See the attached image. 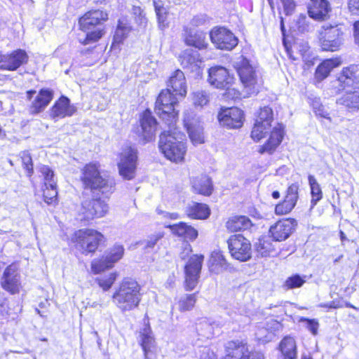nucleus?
<instances>
[{"label": "nucleus", "instance_id": "obj_28", "mask_svg": "<svg viewBox=\"0 0 359 359\" xmlns=\"http://www.w3.org/2000/svg\"><path fill=\"white\" fill-rule=\"evenodd\" d=\"M278 348L280 353L277 359H297V343L293 337H285L280 341Z\"/></svg>", "mask_w": 359, "mask_h": 359}, {"label": "nucleus", "instance_id": "obj_64", "mask_svg": "<svg viewBox=\"0 0 359 359\" xmlns=\"http://www.w3.org/2000/svg\"><path fill=\"white\" fill-rule=\"evenodd\" d=\"M133 13H134V15L138 16V20L140 21V24L145 23L147 22L144 13L140 7L133 6Z\"/></svg>", "mask_w": 359, "mask_h": 359}, {"label": "nucleus", "instance_id": "obj_27", "mask_svg": "<svg viewBox=\"0 0 359 359\" xmlns=\"http://www.w3.org/2000/svg\"><path fill=\"white\" fill-rule=\"evenodd\" d=\"M27 60V55L22 50H16L4 55L3 70L15 71Z\"/></svg>", "mask_w": 359, "mask_h": 359}, {"label": "nucleus", "instance_id": "obj_50", "mask_svg": "<svg viewBox=\"0 0 359 359\" xmlns=\"http://www.w3.org/2000/svg\"><path fill=\"white\" fill-rule=\"evenodd\" d=\"M299 184L293 183L290 185L286 191L284 200L295 206L299 198Z\"/></svg>", "mask_w": 359, "mask_h": 359}, {"label": "nucleus", "instance_id": "obj_43", "mask_svg": "<svg viewBox=\"0 0 359 359\" xmlns=\"http://www.w3.org/2000/svg\"><path fill=\"white\" fill-rule=\"evenodd\" d=\"M191 95L193 104L196 107H203L207 105L210 101L209 93L205 90H196L193 92Z\"/></svg>", "mask_w": 359, "mask_h": 359}, {"label": "nucleus", "instance_id": "obj_30", "mask_svg": "<svg viewBox=\"0 0 359 359\" xmlns=\"http://www.w3.org/2000/svg\"><path fill=\"white\" fill-rule=\"evenodd\" d=\"M191 187L194 192L203 196L211 195L213 190L210 178L205 175L193 177Z\"/></svg>", "mask_w": 359, "mask_h": 359}, {"label": "nucleus", "instance_id": "obj_3", "mask_svg": "<svg viewBox=\"0 0 359 359\" xmlns=\"http://www.w3.org/2000/svg\"><path fill=\"white\" fill-rule=\"evenodd\" d=\"M80 179L84 189L98 191L104 194L111 193L115 185L114 180L102 172L100 163L95 162L85 165Z\"/></svg>", "mask_w": 359, "mask_h": 359}, {"label": "nucleus", "instance_id": "obj_21", "mask_svg": "<svg viewBox=\"0 0 359 359\" xmlns=\"http://www.w3.org/2000/svg\"><path fill=\"white\" fill-rule=\"evenodd\" d=\"M168 88L170 89V92L180 98H184L187 93V85L184 74L182 71L177 69L170 76L168 81Z\"/></svg>", "mask_w": 359, "mask_h": 359}, {"label": "nucleus", "instance_id": "obj_48", "mask_svg": "<svg viewBox=\"0 0 359 359\" xmlns=\"http://www.w3.org/2000/svg\"><path fill=\"white\" fill-rule=\"evenodd\" d=\"M85 32L86 33V37L83 39H79L80 42L84 45L97 42L104 34L103 29L100 28H94Z\"/></svg>", "mask_w": 359, "mask_h": 359}, {"label": "nucleus", "instance_id": "obj_18", "mask_svg": "<svg viewBox=\"0 0 359 359\" xmlns=\"http://www.w3.org/2000/svg\"><path fill=\"white\" fill-rule=\"evenodd\" d=\"M1 285L5 290L11 294L20 292V275L15 265L11 264L6 268L1 278Z\"/></svg>", "mask_w": 359, "mask_h": 359}, {"label": "nucleus", "instance_id": "obj_49", "mask_svg": "<svg viewBox=\"0 0 359 359\" xmlns=\"http://www.w3.org/2000/svg\"><path fill=\"white\" fill-rule=\"evenodd\" d=\"M306 276H300L298 274L293 275L286 279L283 287L287 290L294 289L302 287L306 282Z\"/></svg>", "mask_w": 359, "mask_h": 359}, {"label": "nucleus", "instance_id": "obj_52", "mask_svg": "<svg viewBox=\"0 0 359 359\" xmlns=\"http://www.w3.org/2000/svg\"><path fill=\"white\" fill-rule=\"evenodd\" d=\"M309 183L311 191L312 202H314L316 204L322 198L323 194L321 188L313 175L309 176Z\"/></svg>", "mask_w": 359, "mask_h": 359}, {"label": "nucleus", "instance_id": "obj_9", "mask_svg": "<svg viewBox=\"0 0 359 359\" xmlns=\"http://www.w3.org/2000/svg\"><path fill=\"white\" fill-rule=\"evenodd\" d=\"M228 247L233 258L241 262L250 259L252 250L250 241L241 234L231 236L228 240Z\"/></svg>", "mask_w": 359, "mask_h": 359}, {"label": "nucleus", "instance_id": "obj_25", "mask_svg": "<svg viewBox=\"0 0 359 359\" xmlns=\"http://www.w3.org/2000/svg\"><path fill=\"white\" fill-rule=\"evenodd\" d=\"M140 126L144 140L145 142L151 141L155 135L157 122L150 111H144L140 119Z\"/></svg>", "mask_w": 359, "mask_h": 359}, {"label": "nucleus", "instance_id": "obj_39", "mask_svg": "<svg viewBox=\"0 0 359 359\" xmlns=\"http://www.w3.org/2000/svg\"><path fill=\"white\" fill-rule=\"evenodd\" d=\"M252 222L245 216H234L231 217L226 224V228L232 232L246 230L250 228Z\"/></svg>", "mask_w": 359, "mask_h": 359}, {"label": "nucleus", "instance_id": "obj_35", "mask_svg": "<svg viewBox=\"0 0 359 359\" xmlns=\"http://www.w3.org/2000/svg\"><path fill=\"white\" fill-rule=\"evenodd\" d=\"M169 227L174 234L185 239L194 241L198 237V231L185 222H180Z\"/></svg>", "mask_w": 359, "mask_h": 359}, {"label": "nucleus", "instance_id": "obj_55", "mask_svg": "<svg viewBox=\"0 0 359 359\" xmlns=\"http://www.w3.org/2000/svg\"><path fill=\"white\" fill-rule=\"evenodd\" d=\"M163 236L162 233H156L151 234L148 238L139 243L144 245L145 250L152 249L157 244L158 241L161 240Z\"/></svg>", "mask_w": 359, "mask_h": 359}, {"label": "nucleus", "instance_id": "obj_26", "mask_svg": "<svg viewBox=\"0 0 359 359\" xmlns=\"http://www.w3.org/2000/svg\"><path fill=\"white\" fill-rule=\"evenodd\" d=\"M283 126L282 124L278 123L273 127L269 139L267 140L266 144L261 146L259 151L261 154L269 153L272 154L280 144L283 137Z\"/></svg>", "mask_w": 359, "mask_h": 359}, {"label": "nucleus", "instance_id": "obj_22", "mask_svg": "<svg viewBox=\"0 0 359 359\" xmlns=\"http://www.w3.org/2000/svg\"><path fill=\"white\" fill-rule=\"evenodd\" d=\"M330 11L331 7L327 0H311L308 6L309 16L318 21L326 20Z\"/></svg>", "mask_w": 359, "mask_h": 359}, {"label": "nucleus", "instance_id": "obj_36", "mask_svg": "<svg viewBox=\"0 0 359 359\" xmlns=\"http://www.w3.org/2000/svg\"><path fill=\"white\" fill-rule=\"evenodd\" d=\"M359 78V67L357 65H351L344 67L338 77V81L345 88L346 86L351 85Z\"/></svg>", "mask_w": 359, "mask_h": 359}, {"label": "nucleus", "instance_id": "obj_40", "mask_svg": "<svg viewBox=\"0 0 359 359\" xmlns=\"http://www.w3.org/2000/svg\"><path fill=\"white\" fill-rule=\"evenodd\" d=\"M130 30L131 27L128 20L126 18L120 19L114 33L112 46H115L116 44L121 43L127 37Z\"/></svg>", "mask_w": 359, "mask_h": 359}, {"label": "nucleus", "instance_id": "obj_19", "mask_svg": "<svg viewBox=\"0 0 359 359\" xmlns=\"http://www.w3.org/2000/svg\"><path fill=\"white\" fill-rule=\"evenodd\" d=\"M76 110V107L70 104V100L67 97L62 96L50 109L49 114L55 121H57L67 116H72Z\"/></svg>", "mask_w": 359, "mask_h": 359}, {"label": "nucleus", "instance_id": "obj_57", "mask_svg": "<svg viewBox=\"0 0 359 359\" xmlns=\"http://www.w3.org/2000/svg\"><path fill=\"white\" fill-rule=\"evenodd\" d=\"M294 208L291 203L283 200V202L277 204L275 208V213L278 215H286L290 212Z\"/></svg>", "mask_w": 359, "mask_h": 359}, {"label": "nucleus", "instance_id": "obj_53", "mask_svg": "<svg viewBox=\"0 0 359 359\" xmlns=\"http://www.w3.org/2000/svg\"><path fill=\"white\" fill-rule=\"evenodd\" d=\"M45 189H43V197L44 201L48 204L53 203L57 198V185L55 183L52 182L50 184V186H44Z\"/></svg>", "mask_w": 359, "mask_h": 359}, {"label": "nucleus", "instance_id": "obj_16", "mask_svg": "<svg viewBox=\"0 0 359 359\" xmlns=\"http://www.w3.org/2000/svg\"><path fill=\"white\" fill-rule=\"evenodd\" d=\"M296 226L294 219H282L271 226L269 232L274 241H283L291 235Z\"/></svg>", "mask_w": 359, "mask_h": 359}, {"label": "nucleus", "instance_id": "obj_23", "mask_svg": "<svg viewBox=\"0 0 359 359\" xmlns=\"http://www.w3.org/2000/svg\"><path fill=\"white\" fill-rule=\"evenodd\" d=\"M138 341L141 345L145 359H150L153 353V349L155 348L156 342L151 329L148 323L144 324L140 330L138 337Z\"/></svg>", "mask_w": 359, "mask_h": 359}, {"label": "nucleus", "instance_id": "obj_59", "mask_svg": "<svg viewBox=\"0 0 359 359\" xmlns=\"http://www.w3.org/2000/svg\"><path fill=\"white\" fill-rule=\"evenodd\" d=\"M299 322L304 323L305 327L313 334H318V330L319 327L318 321L316 319H308L306 318H301Z\"/></svg>", "mask_w": 359, "mask_h": 359}, {"label": "nucleus", "instance_id": "obj_62", "mask_svg": "<svg viewBox=\"0 0 359 359\" xmlns=\"http://www.w3.org/2000/svg\"><path fill=\"white\" fill-rule=\"evenodd\" d=\"M286 15H291L295 10L296 3L294 0H280Z\"/></svg>", "mask_w": 359, "mask_h": 359}, {"label": "nucleus", "instance_id": "obj_31", "mask_svg": "<svg viewBox=\"0 0 359 359\" xmlns=\"http://www.w3.org/2000/svg\"><path fill=\"white\" fill-rule=\"evenodd\" d=\"M185 212L189 218L195 219H207L210 214V210L206 204L196 202L189 203Z\"/></svg>", "mask_w": 359, "mask_h": 359}, {"label": "nucleus", "instance_id": "obj_5", "mask_svg": "<svg viewBox=\"0 0 359 359\" xmlns=\"http://www.w3.org/2000/svg\"><path fill=\"white\" fill-rule=\"evenodd\" d=\"M236 68L243 86L244 97L257 95L262 85L255 67L243 56H240L236 62Z\"/></svg>", "mask_w": 359, "mask_h": 359}, {"label": "nucleus", "instance_id": "obj_6", "mask_svg": "<svg viewBox=\"0 0 359 359\" xmlns=\"http://www.w3.org/2000/svg\"><path fill=\"white\" fill-rule=\"evenodd\" d=\"M175 95H172L170 88L162 90L158 95L156 104V114L165 122L168 127L175 126L178 111L175 106L178 104V99Z\"/></svg>", "mask_w": 359, "mask_h": 359}, {"label": "nucleus", "instance_id": "obj_24", "mask_svg": "<svg viewBox=\"0 0 359 359\" xmlns=\"http://www.w3.org/2000/svg\"><path fill=\"white\" fill-rule=\"evenodd\" d=\"M183 37L187 45L194 46L198 49H203L207 47L205 41V34L200 30L192 29L189 27H184Z\"/></svg>", "mask_w": 359, "mask_h": 359}, {"label": "nucleus", "instance_id": "obj_17", "mask_svg": "<svg viewBox=\"0 0 359 359\" xmlns=\"http://www.w3.org/2000/svg\"><path fill=\"white\" fill-rule=\"evenodd\" d=\"M108 19V14L100 10H93L86 13L79 18L80 29L83 32L97 28L96 26L105 22Z\"/></svg>", "mask_w": 359, "mask_h": 359}, {"label": "nucleus", "instance_id": "obj_58", "mask_svg": "<svg viewBox=\"0 0 359 359\" xmlns=\"http://www.w3.org/2000/svg\"><path fill=\"white\" fill-rule=\"evenodd\" d=\"M233 85H229L226 88H224L222 90H225V93L224 94V96L227 100H237L241 99L242 97H245L244 93L239 92L238 90H236L234 88H232Z\"/></svg>", "mask_w": 359, "mask_h": 359}, {"label": "nucleus", "instance_id": "obj_2", "mask_svg": "<svg viewBox=\"0 0 359 359\" xmlns=\"http://www.w3.org/2000/svg\"><path fill=\"white\" fill-rule=\"evenodd\" d=\"M111 299L121 312L133 311L141 301L140 286L134 279L126 278L119 283Z\"/></svg>", "mask_w": 359, "mask_h": 359}, {"label": "nucleus", "instance_id": "obj_37", "mask_svg": "<svg viewBox=\"0 0 359 359\" xmlns=\"http://www.w3.org/2000/svg\"><path fill=\"white\" fill-rule=\"evenodd\" d=\"M227 268V263L220 251H213L209 259V269L211 273L219 274Z\"/></svg>", "mask_w": 359, "mask_h": 359}, {"label": "nucleus", "instance_id": "obj_15", "mask_svg": "<svg viewBox=\"0 0 359 359\" xmlns=\"http://www.w3.org/2000/svg\"><path fill=\"white\" fill-rule=\"evenodd\" d=\"M243 113L237 107L222 109L218 114V120L221 125L229 128H237L243 124Z\"/></svg>", "mask_w": 359, "mask_h": 359}, {"label": "nucleus", "instance_id": "obj_42", "mask_svg": "<svg viewBox=\"0 0 359 359\" xmlns=\"http://www.w3.org/2000/svg\"><path fill=\"white\" fill-rule=\"evenodd\" d=\"M124 255V248L122 245H114L106 253L104 257L107 261L113 267L114 264L119 261Z\"/></svg>", "mask_w": 359, "mask_h": 359}, {"label": "nucleus", "instance_id": "obj_32", "mask_svg": "<svg viewBox=\"0 0 359 359\" xmlns=\"http://www.w3.org/2000/svg\"><path fill=\"white\" fill-rule=\"evenodd\" d=\"M341 62L340 58L334 57L323 60L317 67L315 72L316 79L320 81L327 78L330 72L339 67Z\"/></svg>", "mask_w": 359, "mask_h": 359}, {"label": "nucleus", "instance_id": "obj_61", "mask_svg": "<svg viewBox=\"0 0 359 359\" xmlns=\"http://www.w3.org/2000/svg\"><path fill=\"white\" fill-rule=\"evenodd\" d=\"M313 108L316 116L327 118L331 121V118L329 116L328 112L325 110L324 106H323L318 101L313 102Z\"/></svg>", "mask_w": 359, "mask_h": 359}, {"label": "nucleus", "instance_id": "obj_8", "mask_svg": "<svg viewBox=\"0 0 359 359\" xmlns=\"http://www.w3.org/2000/svg\"><path fill=\"white\" fill-rule=\"evenodd\" d=\"M108 205L100 198L86 199L81 202L78 211L81 221H90L104 217L108 212Z\"/></svg>", "mask_w": 359, "mask_h": 359}, {"label": "nucleus", "instance_id": "obj_34", "mask_svg": "<svg viewBox=\"0 0 359 359\" xmlns=\"http://www.w3.org/2000/svg\"><path fill=\"white\" fill-rule=\"evenodd\" d=\"M337 102L351 109H359V87L347 90L337 100Z\"/></svg>", "mask_w": 359, "mask_h": 359}, {"label": "nucleus", "instance_id": "obj_47", "mask_svg": "<svg viewBox=\"0 0 359 359\" xmlns=\"http://www.w3.org/2000/svg\"><path fill=\"white\" fill-rule=\"evenodd\" d=\"M273 120V116L272 109L269 107H264L260 109V111L255 121L259 122L271 128Z\"/></svg>", "mask_w": 359, "mask_h": 359}, {"label": "nucleus", "instance_id": "obj_7", "mask_svg": "<svg viewBox=\"0 0 359 359\" xmlns=\"http://www.w3.org/2000/svg\"><path fill=\"white\" fill-rule=\"evenodd\" d=\"M104 236L93 229H83L74 232L70 241L83 254L95 252L103 241Z\"/></svg>", "mask_w": 359, "mask_h": 359}, {"label": "nucleus", "instance_id": "obj_11", "mask_svg": "<svg viewBox=\"0 0 359 359\" xmlns=\"http://www.w3.org/2000/svg\"><path fill=\"white\" fill-rule=\"evenodd\" d=\"M137 158L136 150L130 147L123 149L121 153L118 168L120 175L125 180L135 177Z\"/></svg>", "mask_w": 359, "mask_h": 359}, {"label": "nucleus", "instance_id": "obj_63", "mask_svg": "<svg viewBox=\"0 0 359 359\" xmlns=\"http://www.w3.org/2000/svg\"><path fill=\"white\" fill-rule=\"evenodd\" d=\"M205 22V18L203 15H196L194 16L185 27H192L195 29L197 27L204 25Z\"/></svg>", "mask_w": 359, "mask_h": 359}, {"label": "nucleus", "instance_id": "obj_33", "mask_svg": "<svg viewBox=\"0 0 359 359\" xmlns=\"http://www.w3.org/2000/svg\"><path fill=\"white\" fill-rule=\"evenodd\" d=\"M181 65L184 68H188L192 71L196 70L200 67L201 60L198 51L192 49H187L182 52L180 57Z\"/></svg>", "mask_w": 359, "mask_h": 359}, {"label": "nucleus", "instance_id": "obj_45", "mask_svg": "<svg viewBox=\"0 0 359 359\" xmlns=\"http://www.w3.org/2000/svg\"><path fill=\"white\" fill-rule=\"evenodd\" d=\"M271 128L266 126L259 122H255L252 130L251 131V137L254 141L259 142L266 134L268 133Z\"/></svg>", "mask_w": 359, "mask_h": 359}, {"label": "nucleus", "instance_id": "obj_14", "mask_svg": "<svg viewBox=\"0 0 359 359\" xmlns=\"http://www.w3.org/2000/svg\"><path fill=\"white\" fill-rule=\"evenodd\" d=\"M208 81L209 83L218 89H223L234 83L235 78L229 71L222 67L215 66L209 69Z\"/></svg>", "mask_w": 359, "mask_h": 359}, {"label": "nucleus", "instance_id": "obj_54", "mask_svg": "<svg viewBox=\"0 0 359 359\" xmlns=\"http://www.w3.org/2000/svg\"><path fill=\"white\" fill-rule=\"evenodd\" d=\"M39 171L43 177L44 186H50V184L52 182H54L57 184L54 172L48 166L44 165L40 166Z\"/></svg>", "mask_w": 359, "mask_h": 359}, {"label": "nucleus", "instance_id": "obj_56", "mask_svg": "<svg viewBox=\"0 0 359 359\" xmlns=\"http://www.w3.org/2000/svg\"><path fill=\"white\" fill-rule=\"evenodd\" d=\"M256 248L257 251L259 252L262 256H266L272 250L271 243L269 240L264 238L259 239L258 242L256 243Z\"/></svg>", "mask_w": 359, "mask_h": 359}, {"label": "nucleus", "instance_id": "obj_1", "mask_svg": "<svg viewBox=\"0 0 359 359\" xmlns=\"http://www.w3.org/2000/svg\"><path fill=\"white\" fill-rule=\"evenodd\" d=\"M184 137L175 126L168 127V130L161 134L158 147L168 159L175 163L184 161L187 152Z\"/></svg>", "mask_w": 359, "mask_h": 359}, {"label": "nucleus", "instance_id": "obj_13", "mask_svg": "<svg viewBox=\"0 0 359 359\" xmlns=\"http://www.w3.org/2000/svg\"><path fill=\"white\" fill-rule=\"evenodd\" d=\"M204 257L194 255L191 256L185 266V289L193 290L198 283L200 273Z\"/></svg>", "mask_w": 359, "mask_h": 359}, {"label": "nucleus", "instance_id": "obj_44", "mask_svg": "<svg viewBox=\"0 0 359 359\" xmlns=\"http://www.w3.org/2000/svg\"><path fill=\"white\" fill-rule=\"evenodd\" d=\"M275 337L274 332L262 325L257 326L255 332V337L262 343L271 341Z\"/></svg>", "mask_w": 359, "mask_h": 359}, {"label": "nucleus", "instance_id": "obj_29", "mask_svg": "<svg viewBox=\"0 0 359 359\" xmlns=\"http://www.w3.org/2000/svg\"><path fill=\"white\" fill-rule=\"evenodd\" d=\"M53 93L49 89H41L30 105L32 114H38L44 110L53 100Z\"/></svg>", "mask_w": 359, "mask_h": 359}, {"label": "nucleus", "instance_id": "obj_12", "mask_svg": "<svg viewBox=\"0 0 359 359\" xmlns=\"http://www.w3.org/2000/svg\"><path fill=\"white\" fill-rule=\"evenodd\" d=\"M211 41L217 48L231 50L238 44L237 37L224 27L214 28L210 33Z\"/></svg>", "mask_w": 359, "mask_h": 359}, {"label": "nucleus", "instance_id": "obj_46", "mask_svg": "<svg viewBox=\"0 0 359 359\" xmlns=\"http://www.w3.org/2000/svg\"><path fill=\"white\" fill-rule=\"evenodd\" d=\"M117 276L118 273L116 272H113L107 276L97 278L95 279V282L104 291H107L111 287L112 285L116 281Z\"/></svg>", "mask_w": 359, "mask_h": 359}, {"label": "nucleus", "instance_id": "obj_20", "mask_svg": "<svg viewBox=\"0 0 359 359\" xmlns=\"http://www.w3.org/2000/svg\"><path fill=\"white\" fill-rule=\"evenodd\" d=\"M224 359H246L251 353L247 343L243 340H232L225 345Z\"/></svg>", "mask_w": 359, "mask_h": 359}, {"label": "nucleus", "instance_id": "obj_51", "mask_svg": "<svg viewBox=\"0 0 359 359\" xmlns=\"http://www.w3.org/2000/svg\"><path fill=\"white\" fill-rule=\"evenodd\" d=\"M110 268H112V266L107 261L104 256H102L100 259H95L91 262V271L95 274L100 273Z\"/></svg>", "mask_w": 359, "mask_h": 359}, {"label": "nucleus", "instance_id": "obj_60", "mask_svg": "<svg viewBox=\"0 0 359 359\" xmlns=\"http://www.w3.org/2000/svg\"><path fill=\"white\" fill-rule=\"evenodd\" d=\"M20 158L22 163L30 175L33 172V164L31 155L27 151H22L20 153Z\"/></svg>", "mask_w": 359, "mask_h": 359}, {"label": "nucleus", "instance_id": "obj_38", "mask_svg": "<svg viewBox=\"0 0 359 359\" xmlns=\"http://www.w3.org/2000/svg\"><path fill=\"white\" fill-rule=\"evenodd\" d=\"M154 6L157 18L158 27L161 30L168 28L170 25V12L161 1H154Z\"/></svg>", "mask_w": 359, "mask_h": 359}, {"label": "nucleus", "instance_id": "obj_4", "mask_svg": "<svg viewBox=\"0 0 359 359\" xmlns=\"http://www.w3.org/2000/svg\"><path fill=\"white\" fill-rule=\"evenodd\" d=\"M345 33L342 24L325 23L317 31L318 44L323 51H337L344 44Z\"/></svg>", "mask_w": 359, "mask_h": 359}, {"label": "nucleus", "instance_id": "obj_41", "mask_svg": "<svg viewBox=\"0 0 359 359\" xmlns=\"http://www.w3.org/2000/svg\"><path fill=\"white\" fill-rule=\"evenodd\" d=\"M196 300V294H184L179 298L177 304L178 309L182 312L191 311L194 307Z\"/></svg>", "mask_w": 359, "mask_h": 359}, {"label": "nucleus", "instance_id": "obj_10", "mask_svg": "<svg viewBox=\"0 0 359 359\" xmlns=\"http://www.w3.org/2000/svg\"><path fill=\"white\" fill-rule=\"evenodd\" d=\"M183 122L191 142L194 145L203 143V126L199 117L192 111H186L184 114Z\"/></svg>", "mask_w": 359, "mask_h": 359}]
</instances>
